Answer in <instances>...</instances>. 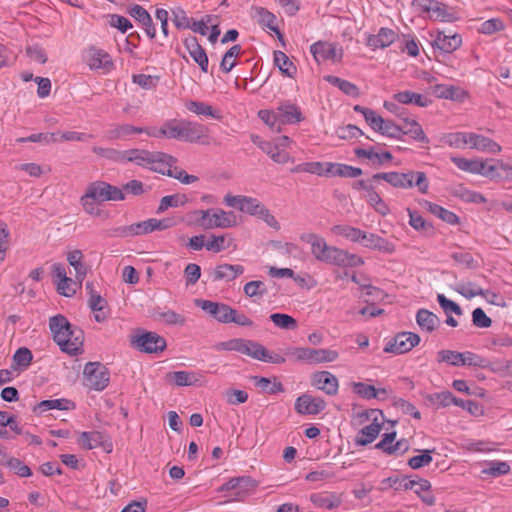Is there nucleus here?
<instances>
[{
  "label": "nucleus",
  "instance_id": "nucleus-23",
  "mask_svg": "<svg viewBox=\"0 0 512 512\" xmlns=\"http://www.w3.org/2000/svg\"><path fill=\"white\" fill-rule=\"evenodd\" d=\"M462 44V38L459 34H446L438 32L434 39L433 46L443 53H452Z\"/></svg>",
  "mask_w": 512,
  "mask_h": 512
},
{
  "label": "nucleus",
  "instance_id": "nucleus-44",
  "mask_svg": "<svg viewBox=\"0 0 512 512\" xmlns=\"http://www.w3.org/2000/svg\"><path fill=\"white\" fill-rule=\"evenodd\" d=\"M189 199L187 195L185 194H173V195H167L164 196L159 203V206L156 210L157 214H161L165 212L170 207H179L184 206L186 203H188Z\"/></svg>",
  "mask_w": 512,
  "mask_h": 512
},
{
  "label": "nucleus",
  "instance_id": "nucleus-31",
  "mask_svg": "<svg viewBox=\"0 0 512 512\" xmlns=\"http://www.w3.org/2000/svg\"><path fill=\"white\" fill-rule=\"evenodd\" d=\"M416 322L421 330L426 332L435 331L440 325L439 317L427 309H419L416 313Z\"/></svg>",
  "mask_w": 512,
  "mask_h": 512
},
{
  "label": "nucleus",
  "instance_id": "nucleus-13",
  "mask_svg": "<svg viewBox=\"0 0 512 512\" xmlns=\"http://www.w3.org/2000/svg\"><path fill=\"white\" fill-rule=\"evenodd\" d=\"M203 229L231 228L237 225L236 216L233 212H226L222 209H207Z\"/></svg>",
  "mask_w": 512,
  "mask_h": 512
},
{
  "label": "nucleus",
  "instance_id": "nucleus-15",
  "mask_svg": "<svg viewBox=\"0 0 512 512\" xmlns=\"http://www.w3.org/2000/svg\"><path fill=\"white\" fill-rule=\"evenodd\" d=\"M326 408V402L321 397L302 394L295 401V410L301 415H316Z\"/></svg>",
  "mask_w": 512,
  "mask_h": 512
},
{
  "label": "nucleus",
  "instance_id": "nucleus-51",
  "mask_svg": "<svg viewBox=\"0 0 512 512\" xmlns=\"http://www.w3.org/2000/svg\"><path fill=\"white\" fill-rule=\"evenodd\" d=\"M187 109L197 115L210 116L215 119H220L221 115L215 111L211 105L199 101H190L187 104Z\"/></svg>",
  "mask_w": 512,
  "mask_h": 512
},
{
  "label": "nucleus",
  "instance_id": "nucleus-22",
  "mask_svg": "<svg viewBox=\"0 0 512 512\" xmlns=\"http://www.w3.org/2000/svg\"><path fill=\"white\" fill-rule=\"evenodd\" d=\"M398 38V34L389 28H380L376 35H369L367 38V46L372 49H384L390 46Z\"/></svg>",
  "mask_w": 512,
  "mask_h": 512
},
{
  "label": "nucleus",
  "instance_id": "nucleus-9",
  "mask_svg": "<svg viewBox=\"0 0 512 512\" xmlns=\"http://www.w3.org/2000/svg\"><path fill=\"white\" fill-rule=\"evenodd\" d=\"M419 342L420 337L418 334L413 332H401L385 345L384 352L404 354L412 350Z\"/></svg>",
  "mask_w": 512,
  "mask_h": 512
},
{
  "label": "nucleus",
  "instance_id": "nucleus-17",
  "mask_svg": "<svg viewBox=\"0 0 512 512\" xmlns=\"http://www.w3.org/2000/svg\"><path fill=\"white\" fill-rule=\"evenodd\" d=\"M199 305L221 323H231L232 315H235V309L224 303L202 300Z\"/></svg>",
  "mask_w": 512,
  "mask_h": 512
},
{
  "label": "nucleus",
  "instance_id": "nucleus-45",
  "mask_svg": "<svg viewBox=\"0 0 512 512\" xmlns=\"http://www.w3.org/2000/svg\"><path fill=\"white\" fill-rule=\"evenodd\" d=\"M108 183L104 181H95L86 188V198H92L94 201L105 202Z\"/></svg>",
  "mask_w": 512,
  "mask_h": 512
},
{
  "label": "nucleus",
  "instance_id": "nucleus-57",
  "mask_svg": "<svg viewBox=\"0 0 512 512\" xmlns=\"http://www.w3.org/2000/svg\"><path fill=\"white\" fill-rule=\"evenodd\" d=\"M244 294L247 297H263L267 293V288L264 282L260 280H254L246 283L243 288Z\"/></svg>",
  "mask_w": 512,
  "mask_h": 512
},
{
  "label": "nucleus",
  "instance_id": "nucleus-53",
  "mask_svg": "<svg viewBox=\"0 0 512 512\" xmlns=\"http://www.w3.org/2000/svg\"><path fill=\"white\" fill-rule=\"evenodd\" d=\"M242 51V48L239 44L233 45L226 53L223 55L222 61L220 63V69L228 73L233 67L236 65L234 58H236Z\"/></svg>",
  "mask_w": 512,
  "mask_h": 512
},
{
  "label": "nucleus",
  "instance_id": "nucleus-19",
  "mask_svg": "<svg viewBox=\"0 0 512 512\" xmlns=\"http://www.w3.org/2000/svg\"><path fill=\"white\" fill-rule=\"evenodd\" d=\"M276 113L279 115L282 126L299 123L304 120L300 107L290 101L281 102L276 108Z\"/></svg>",
  "mask_w": 512,
  "mask_h": 512
},
{
  "label": "nucleus",
  "instance_id": "nucleus-6",
  "mask_svg": "<svg viewBox=\"0 0 512 512\" xmlns=\"http://www.w3.org/2000/svg\"><path fill=\"white\" fill-rule=\"evenodd\" d=\"M131 345L143 353H159L166 349L167 343L164 337L155 332L139 330L132 337Z\"/></svg>",
  "mask_w": 512,
  "mask_h": 512
},
{
  "label": "nucleus",
  "instance_id": "nucleus-21",
  "mask_svg": "<svg viewBox=\"0 0 512 512\" xmlns=\"http://www.w3.org/2000/svg\"><path fill=\"white\" fill-rule=\"evenodd\" d=\"M155 157H162L144 149H130L121 152L120 162H133L139 166L147 167L149 162H155Z\"/></svg>",
  "mask_w": 512,
  "mask_h": 512
},
{
  "label": "nucleus",
  "instance_id": "nucleus-27",
  "mask_svg": "<svg viewBox=\"0 0 512 512\" xmlns=\"http://www.w3.org/2000/svg\"><path fill=\"white\" fill-rule=\"evenodd\" d=\"M237 352L262 361L265 357L266 348L256 341L239 338Z\"/></svg>",
  "mask_w": 512,
  "mask_h": 512
},
{
  "label": "nucleus",
  "instance_id": "nucleus-16",
  "mask_svg": "<svg viewBox=\"0 0 512 512\" xmlns=\"http://www.w3.org/2000/svg\"><path fill=\"white\" fill-rule=\"evenodd\" d=\"M339 353L336 350L327 348L303 347L302 361L307 364H320L334 362L338 359Z\"/></svg>",
  "mask_w": 512,
  "mask_h": 512
},
{
  "label": "nucleus",
  "instance_id": "nucleus-7",
  "mask_svg": "<svg viewBox=\"0 0 512 512\" xmlns=\"http://www.w3.org/2000/svg\"><path fill=\"white\" fill-rule=\"evenodd\" d=\"M412 7L423 13H431L433 20L453 22L455 19L454 13L447 9V6L436 0H413Z\"/></svg>",
  "mask_w": 512,
  "mask_h": 512
},
{
  "label": "nucleus",
  "instance_id": "nucleus-28",
  "mask_svg": "<svg viewBox=\"0 0 512 512\" xmlns=\"http://www.w3.org/2000/svg\"><path fill=\"white\" fill-rule=\"evenodd\" d=\"M354 152L357 157L366 158L370 160L373 165L378 166L393 159V156L389 151L377 152L373 146L369 148H357Z\"/></svg>",
  "mask_w": 512,
  "mask_h": 512
},
{
  "label": "nucleus",
  "instance_id": "nucleus-63",
  "mask_svg": "<svg viewBox=\"0 0 512 512\" xmlns=\"http://www.w3.org/2000/svg\"><path fill=\"white\" fill-rule=\"evenodd\" d=\"M177 386H191L195 382V374L188 371H175L168 374Z\"/></svg>",
  "mask_w": 512,
  "mask_h": 512
},
{
  "label": "nucleus",
  "instance_id": "nucleus-5",
  "mask_svg": "<svg viewBox=\"0 0 512 512\" xmlns=\"http://www.w3.org/2000/svg\"><path fill=\"white\" fill-rule=\"evenodd\" d=\"M325 252L323 253L320 262L328 265L339 267H358L364 264L362 257L349 253L347 250L338 248L336 246H324Z\"/></svg>",
  "mask_w": 512,
  "mask_h": 512
},
{
  "label": "nucleus",
  "instance_id": "nucleus-35",
  "mask_svg": "<svg viewBox=\"0 0 512 512\" xmlns=\"http://www.w3.org/2000/svg\"><path fill=\"white\" fill-rule=\"evenodd\" d=\"M300 239L311 246V254L317 261H320L323 253L325 252L324 246L327 245L326 240L315 233L303 234Z\"/></svg>",
  "mask_w": 512,
  "mask_h": 512
},
{
  "label": "nucleus",
  "instance_id": "nucleus-54",
  "mask_svg": "<svg viewBox=\"0 0 512 512\" xmlns=\"http://www.w3.org/2000/svg\"><path fill=\"white\" fill-rule=\"evenodd\" d=\"M259 118L268 125L273 131L281 132L282 124L280 123L279 115L275 110H260L258 112Z\"/></svg>",
  "mask_w": 512,
  "mask_h": 512
},
{
  "label": "nucleus",
  "instance_id": "nucleus-36",
  "mask_svg": "<svg viewBox=\"0 0 512 512\" xmlns=\"http://www.w3.org/2000/svg\"><path fill=\"white\" fill-rule=\"evenodd\" d=\"M402 126V135H409L414 140L422 143H429V139L425 135L421 125L414 119L404 118Z\"/></svg>",
  "mask_w": 512,
  "mask_h": 512
},
{
  "label": "nucleus",
  "instance_id": "nucleus-33",
  "mask_svg": "<svg viewBox=\"0 0 512 512\" xmlns=\"http://www.w3.org/2000/svg\"><path fill=\"white\" fill-rule=\"evenodd\" d=\"M352 388L354 393L358 394L364 399H385L387 396V390L385 388H375L373 385L366 384L364 382H353Z\"/></svg>",
  "mask_w": 512,
  "mask_h": 512
},
{
  "label": "nucleus",
  "instance_id": "nucleus-55",
  "mask_svg": "<svg viewBox=\"0 0 512 512\" xmlns=\"http://www.w3.org/2000/svg\"><path fill=\"white\" fill-rule=\"evenodd\" d=\"M451 258L458 264L464 266L467 269H476L479 267V263L474 259L473 255L467 251H455L451 254Z\"/></svg>",
  "mask_w": 512,
  "mask_h": 512
},
{
  "label": "nucleus",
  "instance_id": "nucleus-18",
  "mask_svg": "<svg viewBox=\"0 0 512 512\" xmlns=\"http://www.w3.org/2000/svg\"><path fill=\"white\" fill-rule=\"evenodd\" d=\"M184 46L188 50L189 55L198 64L201 71L208 72L209 59L205 49L199 44L195 36H189L184 39Z\"/></svg>",
  "mask_w": 512,
  "mask_h": 512
},
{
  "label": "nucleus",
  "instance_id": "nucleus-32",
  "mask_svg": "<svg viewBox=\"0 0 512 512\" xmlns=\"http://www.w3.org/2000/svg\"><path fill=\"white\" fill-rule=\"evenodd\" d=\"M255 17H257V21L259 25L264 28H267L277 34V37L281 40L283 38L282 33L280 32L278 26L276 25V16L263 7H255Z\"/></svg>",
  "mask_w": 512,
  "mask_h": 512
},
{
  "label": "nucleus",
  "instance_id": "nucleus-60",
  "mask_svg": "<svg viewBox=\"0 0 512 512\" xmlns=\"http://www.w3.org/2000/svg\"><path fill=\"white\" fill-rule=\"evenodd\" d=\"M469 133L455 132L445 135L444 142L453 148H464L468 143Z\"/></svg>",
  "mask_w": 512,
  "mask_h": 512
},
{
  "label": "nucleus",
  "instance_id": "nucleus-46",
  "mask_svg": "<svg viewBox=\"0 0 512 512\" xmlns=\"http://www.w3.org/2000/svg\"><path fill=\"white\" fill-rule=\"evenodd\" d=\"M103 434L99 431L82 432L78 438V444L84 449L91 450L103 443Z\"/></svg>",
  "mask_w": 512,
  "mask_h": 512
},
{
  "label": "nucleus",
  "instance_id": "nucleus-52",
  "mask_svg": "<svg viewBox=\"0 0 512 512\" xmlns=\"http://www.w3.org/2000/svg\"><path fill=\"white\" fill-rule=\"evenodd\" d=\"M270 320L280 329L294 330L298 326L295 318L284 313H273L270 315Z\"/></svg>",
  "mask_w": 512,
  "mask_h": 512
},
{
  "label": "nucleus",
  "instance_id": "nucleus-41",
  "mask_svg": "<svg viewBox=\"0 0 512 512\" xmlns=\"http://www.w3.org/2000/svg\"><path fill=\"white\" fill-rule=\"evenodd\" d=\"M310 501L319 508L332 510L341 503L339 497L328 493H314L310 496Z\"/></svg>",
  "mask_w": 512,
  "mask_h": 512
},
{
  "label": "nucleus",
  "instance_id": "nucleus-62",
  "mask_svg": "<svg viewBox=\"0 0 512 512\" xmlns=\"http://www.w3.org/2000/svg\"><path fill=\"white\" fill-rule=\"evenodd\" d=\"M5 465L20 477H30L32 475L31 469L18 458H9Z\"/></svg>",
  "mask_w": 512,
  "mask_h": 512
},
{
  "label": "nucleus",
  "instance_id": "nucleus-43",
  "mask_svg": "<svg viewBox=\"0 0 512 512\" xmlns=\"http://www.w3.org/2000/svg\"><path fill=\"white\" fill-rule=\"evenodd\" d=\"M274 63L283 75L290 78L295 76L297 72L296 66L290 61L289 57L284 52H274Z\"/></svg>",
  "mask_w": 512,
  "mask_h": 512
},
{
  "label": "nucleus",
  "instance_id": "nucleus-56",
  "mask_svg": "<svg viewBox=\"0 0 512 512\" xmlns=\"http://www.w3.org/2000/svg\"><path fill=\"white\" fill-rule=\"evenodd\" d=\"M451 161L462 171L477 174L481 160L479 159H466L462 157H452Z\"/></svg>",
  "mask_w": 512,
  "mask_h": 512
},
{
  "label": "nucleus",
  "instance_id": "nucleus-48",
  "mask_svg": "<svg viewBox=\"0 0 512 512\" xmlns=\"http://www.w3.org/2000/svg\"><path fill=\"white\" fill-rule=\"evenodd\" d=\"M454 195L467 203L482 204L487 201L484 195L470 190L463 185H459L455 188Z\"/></svg>",
  "mask_w": 512,
  "mask_h": 512
},
{
  "label": "nucleus",
  "instance_id": "nucleus-40",
  "mask_svg": "<svg viewBox=\"0 0 512 512\" xmlns=\"http://www.w3.org/2000/svg\"><path fill=\"white\" fill-rule=\"evenodd\" d=\"M331 231L334 235L342 236L355 243H361L364 236V231L349 225H335L331 228Z\"/></svg>",
  "mask_w": 512,
  "mask_h": 512
},
{
  "label": "nucleus",
  "instance_id": "nucleus-24",
  "mask_svg": "<svg viewBox=\"0 0 512 512\" xmlns=\"http://www.w3.org/2000/svg\"><path fill=\"white\" fill-rule=\"evenodd\" d=\"M468 143L470 148L482 152L496 154L502 150L501 146L492 139L476 133H469Z\"/></svg>",
  "mask_w": 512,
  "mask_h": 512
},
{
  "label": "nucleus",
  "instance_id": "nucleus-42",
  "mask_svg": "<svg viewBox=\"0 0 512 512\" xmlns=\"http://www.w3.org/2000/svg\"><path fill=\"white\" fill-rule=\"evenodd\" d=\"M425 206L427 207L430 213L437 216L444 222L450 225H456L459 223V217L454 212L449 211L443 208L442 206L429 201H425Z\"/></svg>",
  "mask_w": 512,
  "mask_h": 512
},
{
  "label": "nucleus",
  "instance_id": "nucleus-20",
  "mask_svg": "<svg viewBox=\"0 0 512 512\" xmlns=\"http://www.w3.org/2000/svg\"><path fill=\"white\" fill-rule=\"evenodd\" d=\"M312 384L330 396L336 395L339 388L338 379L328 371L314 373Z\"/></svg>",
  "mask_w": 512,
  "mask_h": 512
},
{
  "label": "nucleus",
  "instance_id": "nucleus-64",
  "mask_svg": "<svg viewBox=\"0 0 512 512\" xmlns=\"http://www.w3.org/2000/svg\"><path fill=\"white\" fill-rule=\"evenodd\" d=\"M207 216L206 210H193L188 212L181 220L188 226H199L203 228L205 217Z\"/></svg>",
  "mask_w": 512,
  "mask_h": 512
},
{
  "label": "nucleus",
  "instance_id": "nucleus-29",
  "mask_svg": "<svg viewBox=\"0 0 512 512\" xmlns=\"http://www.w3.org/2000/svg\"><path fill=\"white\" fill-rule=\"evenodd\" d=\"M153 223L152 218L147 219L145 221L133 223L129 226H124L117 228L115 230L116 234L118 236H138V235H145L148 233L153 232Z\"/></svg>",
  "mask_w": 512,
  "mask_h": 512
},
{
  "label": "nucleus",
  "instance_id": "nucleus-37",
  "mask_svg": "<svg viewBox=\"0 0 512 512\" xmlns=\"http://www.w3.org/2000/svg\"><path fill=\"white\" fill-rule=\"evenodd\" d=\"M83 253L81 250H73L68 253L67 261L75 269V279L81 285L87 274V268L83 263Z\"/></svg>",
  "mask_w": 512,
  "mask_h": 512
},
{
  "label": "nucleus",
  "instance_id": "nucleus-47",
  "mask_svg": "<svg viewBox=\"0 0 512 512\" xmlns=\"http://www.w3.org/2000/svg\"><path fill=\"white\" fill-rule=\"evenodd\" d=\"M416 487L413 489V491L422 499V501L428 505L432 506L435 504V497L430 492L431 484L428 480L417 477L416 480Z\"/></svg>",
  "mask_w": 512,
  "mask_h": 512
},
{
  "label": "nucleus",
  "instance_id": "nucleus-39",
  "mask_svg": "<svg viewBox=\"0 0 512 512\" xmlns=\"http://www.w3.org/2000/svg\"><path fill=\"white\" fill-rule=\"evenodd\" d=\"M324 80L327 81L329 84L340 89L345 95L354 98H358L360 96L359 88L355 84L347 80L341 79L334 75H327L324 77Z\"/></svg>",
  "mask_w": 512,
  "mask_h": 512
},
{
  "label": "nucleus",
  "instance_id": "nucleus-38",
  "mask_svg": "<svg viewBox=\"0 0 512 512\" xmlns=\"http://www.w3.org/2000/svg\"><path fill=\"white\" fill-rule=\"evenodd\" d=\"M163 157H155V162H149L148 168L163 175H167V171H172V165L177 162V159L164 152H153Z\"/></svg>",
  "mask_w": 512,
  "mask_h": 512
},
{
  "label": "nucleus",
  "instance_id": "nucleus-14",
  "mask_svg": "<svg viewBox=\"0 0 512 512\" xmlns=\"http://www.w3.org/2000/svg\"><path fill=\"white\" fill-rule=\"evenodd\" d=\"M83 61L92 70L103 69L109 71L113 67L110 55L96 47H89L83 52Z\"/></svg>",
  "mask_w": 512,
  "mask_h": 512
},
{
  "label": "nucleus",
  "instance_id": "nucleus-10",
  "mask_svg": "<svg viewBox=\"0 0 512 512\" xmlns=\"http://www.w3.org/2000/svg\"><path fill=\"white\" fill-rule=\"evenodd\" d=\"M310 52L314 59L320 63L327 60L340 62L343 57V50L337 43L318 41L311 45Z\"/></svg>",
  "mask_w": 512,
  "mask_h": 512
},
{
  "label": "nucleus",
  "instance_id": "nucleus-2",
  "mask_svg": "<svg viewBox=\"0 0 512 512\" xmlns=\"http://www.w3.org/2000/svg\"><path fill=\"white\" fill-rule=\"evenodd\" d=\"M49 328L54 342L62 352L71 356L82 353L84 333L79 327L73 326L64 315L58 314L50 317Z\"/></svg>",
  "mask_w": 512,
  "mask_h": 512
},
{
  "label": "nucleus",
  "instance_id": "nucleus-58",
  "mask_svg": "<svg viewBox=\"0 0 512 512\" xmlns=\"http://www.w3.org/2000/svg\"><path fill=\"white\" fill-rule=\"evenodd\" d=\"M454 289L467 299H472L475 296L484 294V289L478 287L473 282L459 283Z\"/></svg>",
  "mask_w": 512,
  "mask_h": 512
},
{
  "label": "nucleus",
  "instance_id": "nucleus-50",
  "mask_svg": "<svg viewBox=\"0 0 512 512\" xmlns=\"http://www.w3.org/2000/svg\"><path fill=\"white\" fill-rule=\"evenodd\" d=\"M73 406V403L67 399H51L41 401L34 410H38L40 413L57 409V410H68Z\"/></svg>",
  "mask_w": 512,
  "mask_h": 512
},
{
  "label": "nucleus",
  "instance_id": "nucleus-3",
  "mask_svg": "<svg viewBox=\"0 0 512 512\" xmlns=\"http://www.w3.org/2000/svg\"><path fill=\"white\" fill-rule=\"evenodd\" d=\"M383 180L398 189L417 187L422 194L428 193L429 181L422 171L408 170L407 172H381L372 176L371 182Z\"/></svg>",
  "mask_w": 512,
  "mask_h": 512
},
{
  "label": "nucleus",
  "instance_id": "nucleus-12",
  "mask_svg": "<svg viewBox=\"0 0 512 512\" xmlns=\"http://www.w3.org/2000/svg\"><path fill=\"white\" fill-rule=\"evenodd\" d=\"M256 481L253 480L249 476H240L231 478L229 481L224 483L220 488L219 491H235L234 493V500L236 501H242L244 498L254 491L256 488Z\"/></svg>",
  "mask_w": 512,
  "mask_h": 512
},
{
  "label": "nucleus",
  "instance_id": "nucleus-30",
  "mask_svg": "<svg viewBox=\"0 0 512 512\" xmlns=\"http://www.w3.org/2000/svg\"><path fill=\"white\" fill-rule=\"evenodd\" d=\"M325 166L326 174L331 176L356 178L362 175V169L347 164L325 163Z\"/></svg>",
  "mask_w": 512,
  "mask_h": 512
},
{
  "label": "nucleus",
  "instance_id": "nucleus-49",
  "mask_svg": "<svg viewBox=\"0 0 512 512\" xmlns=\"http://www.w3.org/2000/svg\"><path fill=\"white\" fill-rule=\"evenodd\" d=\"M260 148L276 163L284 164L289 161V154L278 148L273 142H262Z\"/></svg>",
  "mask_w": 512,
  "mask_h": 512
},
{
  "label": "nucleus",
  "instance_id": "nucleus-11",
  "mask_svg": "<svg viewBox=\"0 0 512 512\" xmlns=\"http://www.w3.org/2000/svg\"><path fill=\"white\" fill-rule=\"evenodd\" d=\"M223 201L228 207L238 209L252 216H257L264 206L258 199L243 195L227 194Z\"/></svg>",
  "mask_w": 512,
  "mask_h": 512
},
{
  "label": "nucleus",
  "instance_id": "nucleus-4",
  "mask_svg": "<svg viewBox=\"0 0 512 512\" xmlns=\"http://www.w3.org/2000/svg\"><path fill=\"white\" fill-rule=\"evenodd\" d=\"M110 382L108 368L100 362H88L83 370V385L95 391H103Z\"/></svg>",
  "mask_w": 512,
  "mask_h": 512
},
{
  "label": "nucleus",
  "instance_id": "nucleus-25",
  "mask_svg": "<svg viewBox=\"0 0 512 512\" xmlns=\"http://www.w3.org/2000/svg\"><path fill=\"white\" fill-rule=\"evenodd\" d=\"M245 271L244 266L240 264H219L215 267L213 272V281H233L238 276L242 275Z\"/></svg>",
  "mask_w": 512,
  "mask_h": 512
},
{
  "label": "nucleus",
  "instance_id": "nucleus-34",
  "mask_svg": "<svg viewBox=\"0 0 512 512\" xmlns=\"http://www.w3.org/2000/svg\"><path fill=\"white\" fill-rule=\"evenodd\" d=\"M393 98L400 104H414L418 107H427L431 103V101L422 94L409 90L395 93Z\"/></svg>",
  "mask_w": 512,
  "mask_h": 512
},
{
  "label": "nucleus",
  "instance_id": "nucleus-1",
  "mask_svg": "<svg viewBox=\"0 0 512 512\" xmlns=\"http://www.w3.org/2000/svg\"><path fill=\"white\" fill-rule=\"evenodd\" d=\"M208 129L199 123L187 120L169 119L160 127L150 126L145 134L154 138L175 139L189 143H205Z\"/></svg>",
  "mask_w": 512,
  "mask_h": 512
},
{
  "label": "nucleus",
  "instance_id": "nucleus-59",
  "mask_svg": "<svg viewBox=\"0 0 512 512\" xmlns=\"http://www.w3.org/2000/svg\"><path fill=\"white\" fill-rule=\"evenodd\" d=\"M254 381L257 387L269 394H276L284 391V387L281 382H274L272 384L269 378L258 376L254 377Z\"/></svg>",
  "mask_w": 512,
  "mask_h": 512
},
{
  "label": "nucleus",
  "instance_id": "nucleus-26",
  "mask_svg": "<svg viewBox=\"0 0 512 512\" xmlns=\"http://www.w3.org/2000/svg\"><path fill=\"white\" fill-rule=\"evenodd\" d=\"M361 243L366 248L379 250L389 254L395 251V246L392 243L374 233H367L364 231Z\"/></svg>",
  "mask_w": 512,
  "mask_h": 512
},
{
  "label": "nucleus",
  "instance_id": "nucleus-61",
  "mask_svg": "<svg viewBox=\"0 0 512 512\" xmlns=\"http://www.w3.org/2000/svg\"><path fill=\"white\" fill-rule=\"evenodd\" d=\"M462 365H469V366H475V367H480V368H488L489 362L485 358H483L473 352L466 351V352H462L461 366Z\"/></svg>",
  "mask_w": 512,
  "mask_h": 512
},
{
  "label": "nucleus",
  "instance_id": "nucleus-8",
  "mask_svg": "<svg viewBox=\"0 0 512 512\" xmlns=\"http://www.w3.org/2000/svg\"><path fill=\"white\" fill-rule=\"evenodd\" d=\"M366 418L373 419V422L364 426L357 434L355 443L360 446H366L372 443L379 435L382 424L378 421V416L383 418L380 410L371 409L365 412Z\"/></svg>",
  "mask_w": 512,
  "mask_h": 512
}]
</instances>
